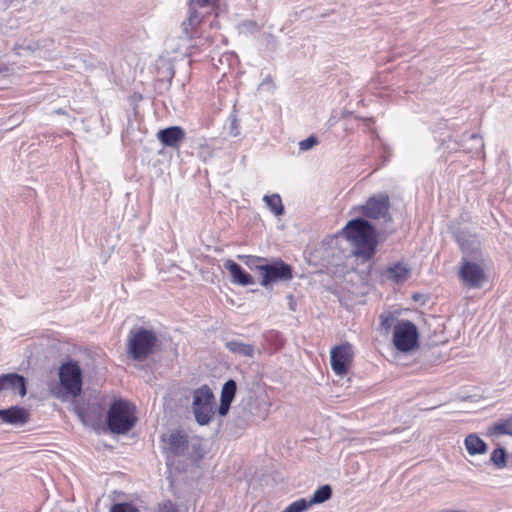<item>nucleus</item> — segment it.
Here are the masks:
<instances>
[{"instance_id": "obj_27", "label": "nucleus", "mask_w": 512, "mask_h": 512, "mask_svg": "<svg viewBox=\"0 0 512 512\" xmlns=\"http://www.w3.org/2000/svg\"><path fill=\"white\" fill-rule=\"evenodd\" d=\"M396 318L392 314H381L380 315V325L386 333H388L391 327L394 325Z\"/></svg>"}, {"instance_id": "obj_17", "label": "nucleus", "mask_w": 512, "mask_h": 512, "mask_svg": "<svg viewBox=\"0 0 512 512\" xmlns=\"http://www.w3.org/2000/svg\"><path fill=\"white\" fill-rule=\"evenodd\" d=\"M410 273L411 269L407 264L397 262L387 267L383 276L394 283H403L410 277Z\"/></svg>"}, {"instance_id": "obj_24", "label": "nucleus", "mask_w": 512, "mask_h": 512, "mask_svg": "<svg viewBox=\"0 0 512 512\" xmlns=\"http://www.w3.org/2000/svg\"><path fill=\"white\" fill-rule=\"evenodd\" d=\"M489 431L492 435H511L512 436V418L505 421L496 422L490 428Z\"/></svg>"}, {"instance_id": "obj_26", "label": "nucleus", "mask_w": 512, "mask_h": 512, "mask_svg": "<svg viewBox=\"0 0 512 512\" xmlns=\"http://www.w3.org/2000/svg\"><path fill=\"white\" fill-rule=\"evenodd\" d=\"M491 461L498 467L506 465V452L505 449L499 447L492 452Z\"/></svg>"}, {"instance_id": "obj_25", "label": "nucleus", "mask_w": 512, "mask_h": 512, "mask_svg": "<svg viewBox=\"0 0 512 512\" xmlns=\"http://www.w3.org/2000/svg\"><path fill=\"white\" fill-rule=\"evenodd\" d=\"M309 507L311 506L308 500L301 498L289 504L282 512H303Z\"/></svg>"}, {"instance_id": "obj_30", "label": "nucleus", "mask_w": 512, "mask_h": 512, "mask_svg": "<svg viewBox=\"0 0 512 512\" xmlns=\"http://www.w3.org/2000/svg\"><path fill=\"white\" fill-rule=\"evenodd\" d=\"M156 512H178L177 506L170 500L158 504Z\"/></svg>"}, {"instance_id": "obj_34", "label": "nucleus", "mask_w": 512, "mask_h": 512, "mask_svg": "<svg viewBox=\"0 0 512 512\" xmlns=\"http://www.w3.org/2000/svg\"><path fill=\"white\" fill-rule=\"evenodd\" d=\"M289 300H290V302H289V308H290V310L294 311V310H295L296 303H295V301H294V299H293V296H292V295H290V296H289Z\"/></svg>"}, {"instance_id": "obj_18", "label": "nucleus", "mask_w": 512, "mask_h": 512, "mask_svg": "<svg viewBox=\"0 0 512 512\" xmlns=\"http://www.w3.org/2000/svg\"><path fill=\"white\" fill-rule=\"evenodd\" d=\"M224 267L229 271L234 283L242 286H247L254 283L252 276L246 273L242 267L233 260H226L224 262Z\"/></svg>"}, {"instance_id": "obj_8", "label": "nucleus", "mask_w": 512, "mask_h": 512, "mask_svg": "<svg viewBox=\"0 0 512 512\" xmlns=\"http://www.w3.org/2000/svg\"><path fill=\"white\" fill-rule=\"evenodd\" d=\"M353 359L352 346L348 343L336 346L331 350L330 363L332 370L339 376L348 373Z\"/></svg>"}, {"instance_id": "obj_32", "label": "nucleus", "mask_w": 512, "mask_h": 512, "mask_svg": "<svg viewBox=\"0 0 512 512\" xmlns=\"http://www.w3.org/2000/svg\"><path fill=\"white\" fill-rule=\"evenodd\" d=\"M8 75H9V68L4 64H0V78H4Z\"/></svg>"}, {"instance_id": "obj_9", "label": "nucleus", "mask_w": 512, "mask_h": 512, "mask_svg": "<svg viewBox=\"0 0 512 512\" xmlns=\"http://www.w3.org/2000/svg\"><path fill=\"white\" fill-rule=\"evenodd\" d=\"M259 267L262 271L261 285L264 287L276 281H286L292 278V268L282 261Z\"/></svg>"}, {"instance_id": "obj_35", "label": "nucleus", "mask_w": 512, "mask_h": 512, "mask_svg": "<svg viewBox=\"0 0 512 512\" xmlns=\"http://www.w3.org/2000/svg\"><path fill=\"white\" fill-rule=\"evenodd\" d=\"M55 113L59 115H66V112L63 109H57L55 110Z\"/></svg>"}, {"instance_id": "obj_2", "label": "nucleus", "mask_w": 512, "mask_h": 512, "mask_svg": "<svg viewBox=\"0 0 512 512\" xmlns=\"http://www.w3.org/2000/svg\"><path fill=\"white\" fill-rule=\"evenodd\" d=\"M342 234L351 242L356 257L369 260L374 255L377 241L374 228L368 221L353 219L343 228Z\"/></svg>"}, {"instance_id": "obj_33", "label": "nucleus", "mask_w": 512, "mask_h": 512, "mask_svg": "<svg viewBox=\"0 0 512 512\" xmlns=\"http://www.w3.org/2000/svg\"><path fill=\"white\" fill-rule=\"evenodd\" d=\"M470 138H471V140H473V141H475V142H476V144H477L478 148H480V149H481V148L483 147L482 139H481V137H479L477 134H472V135L470 136Z\"/></svg>"}, {"instance_id": "obj_5", "label": "nucleus", "mask_w": 512, "mask_h": 512, "mask_svg": "<svg viewBox=\"0 0 512 512\" xmlns=\"http://www.w3.org/2000/svg\"><path fill=\"white\" fill-rule=\"evenodd\" d=\"M157 336L152 330L138 328L130 331L128 339V355L137 361L145 360L153 353Z\"/></svg>"}, {"instance_id": "obj_14", "label": "nucleus", "mask_w": 512, "mask_h": 512, "mask_svg": "<svg viewBox=\"0 0 512 512\" xmlns=\"http://www.w3.org/2000/svg\"><path fill=\"white\" fill-rule=\"evenodd\" d=\"M157 138L164 146L178 148L185 139V132L179 126H171L160 130L157 133Z\"/></svg>"}, {"instance_id": "obj_6", "label": "nucleus", "mask_w": 512, "mask_h": 512, "mask_svg": "<svg viewBox=\"0 0 512 512\" xmlns=\"http://www.w3.org/2000/svg\"><path fill=\"white\" fill-rule=\"evenodd\" d=\"M417 327L408 320L398 321L394 325L393 343L402 352H409L417 347Z\"/></svg>"}, {"instance_id": "obj_4", "label": "nucleus", "mask_w": 512, "mask_h": 512, "mask_svg": "<svg viewBox=\"0 0 512 512\" xmlns=\"http://www.w3.org/2000/svg\"><path fill=\"white\" fill-rule=\"evenodd\" d=\"M191 409L196 422L205 426L208 425L215 413V397L208 385H202L193 391Z\"/></svg>"}, {"instance_id": "obj_21", "label": "nucleus", "mask_w": 512, "mask_h": 512, "mask_svg": "<svg viewBox=\"0 0 512 512\" xmlns=\"http://www.w3.org/2000/svg\"><path fill=\"white\" fill-rule=\"evenodd\" d=\"M218 0H189L188 9L199 11L204 16L209 15L216 7Z\"/></svg>"}, {"instance_id": "obj_15", "label": "nucleus", "mask_w": 512, "mask_h": 512, "mask_svg": "<svg viewBox=\"0 0 512 512\" xmlns=\"http://www.w3.org/2000/svg\"><path fill=\"white\" fill-rule=\"evenodd\" d=\"M0 419L7 424L23 425L29 420V412L19 406L0 410Z\"/></svg>"}, {"instance_id": "obj_29", "label": "nucleus", "mask_w": 512, "mask_h": 512, "mask_svg": "<svg viewBox=\"0 0 512 512\" xmlns=\"http://www.w3.org/2000/svg\"><path fill=\"white\" fill-rule=\"evenodd\" d=\"M111 512H139V510L128 503H117L111 507Z\"/></svg>"}, {"instance_id": "obj_28", "label": "nucleus", "mask_w": 512, "mask_h": 512, "mask_svg": "<svg viewBox=\"0 0 512 512\" xmlns=\"http://www.w3.org/2000/svg\"><path fill=\"white\" fill-rule=\"evenodd\" d=\"M238 258L244 263L250 267L255 266L257 269L260 270V262H263L264 259L256 256H250V255H239Z\"/></svg>"}, {"instance_id": "obj_16", "label": "nucleus", "mask_w": 512, "mask_h": 512, "mask_svg": "<svg viewBox=\"0 0 512 512\" xmlns=\"http://www.w3.org/2000/svg\"><path fill=\"white\" fill-rule=\"evenodd\" d=\"M237 385L232 379L226 381L222 386L220 406L217 410L220 416H226L229 412L230 405L235 397Z\"/></svg>"}, {"instance_id": "obj_13", "label": "nucleus", "mask_w": 512, "mask_h": 512, "mask_svg": "<svg viewBox=\"0 0 512 512\" xmlns=\"http://www.w3.org/2000/svg\"><path fill=\"white\" fill-rule=\"evenodd\" d=\"M205 17L199 11L188 9L187 17L181 23L182 33L186 38L193 39L199 36V27Z\"/></svg>"}, {"instance_id": "obj_3", "label": "nucleus", "mask_w": 512, "mask_h": 512, "mask_svg": "<svg viewBox=\"0 0 512 512\" xmlns=\"http://www.w3.org/2000/svg\"><path fill=\"white\" fill-rule=\"evenodd\" d=\"M134 407L127 401H115L109 408L107 424L112 433L125 434L135 425Z\"/></svg>"}, {"instance_id": "obj_10", "label": "nucleus", "mask_w": 512, "mask_h": 512, "mask_svg": "<svg viewBox=\"0 0 512 512\" xmlns=\"http://www.w3.org/2000/svg\"><path fill=\"white\" fill-rule=\"evenodd\" d=\"M461 281L468 287L478 288L482 285L485 274L483 268L476 263L463 259L462 266L459 271Z\"/></svg>"}, {"instance_id": "obj_19", "label": "nucleus", "mask_w": 512, "mask_h": 512, "mask_svg": "<svg viewBox=\"0 0 512 512\" xmlns=\"http://www.w3.org/2000/svg\"><path fill=\"white\" fill-rule=\"evenodd\" d=\"M464 445L470 456L484 455L488 450V445L477 434L466 436Z\"/></svg>"}, {"instance_id": "obj_7", "label": "nucleus", "mask_w": 512, "mask_h": 512, "mask_svg": "<svg viewBox=\"0 0 512 512\" xmlns=\"http://www.w3.org/2000/svg\"><path fill=\"white\" fill-rule=\"evenodd\" d=\"M359 209L367 218L390 220L389 196L384 193L370 197Z\"/></svg>"}, {"instance_id": "obj_11", "label": "nucleus", "mask_w": 512, "mask_h": 512, "mask_svg": "<svg viewBox=\"0 0 512 512\" xmlns=\"http://www.w3.org/2000/svg\"><path fill=\"white\" fill-rule=\"evenodd\" d=\"M163 441L166 442L164 449L167 457L182 456L188 449V437L179 430L172 431Z\"/></svg>"}, {"instance_id": "obj_20", "label": "nucleus", "mask_w": 512, "mask_h": 512, "mask_svg": "<svg viewBox=\"0 0 512 512\" xmlns=\"http://www.w3.org/2000/svg\"><path fill=\"white\" fill-rule=\"evenodd\" d=\"M226 348L235 354L245 356V357H253L254 355V347L251 344L243 343L241 341L232 340L226 343Z\"/></svg>"}, {"instance_id": "obj_12", "label": "nucleus", "mask_w": 512, "mask_h": 512, "mask_svg": "<svg viewBox=\"0 0 512 512\" xmlns=\"http://www.w3.org/2000/svg\"><path fill=\"white\" fill-rule=\"evenodd\" d=\"M10 391L19 394L21 397L26 395L25 378L16 373L0 375V392Z\"/></svg>"}, {"instance_id": "obj_1", "label": "nucleus", "mask_w": 512, "mask_h": 512, "mask_svg": "<svg viewBox=\"0 0 512 512\" xmlns=\"http://www.w3.org/2000/svg\"><path fill=\"white\" fill-rule=\"evenodd\" d=\"M59 383L49 385L50 394L65 402L74 400L82 392V369L77 361L69 360L60 365L58 370Z\"/></svg>"}, {"instance_id": "obj_23", "label": "nucleus", "mask_w": 512, "mask_h": 512, "mask_svg": "<svg viewBox=\"0 0 512 512\" xmlns=\"http://www.w3.org/2000/svg\"><path fill=\"white\" fill-rule=\"evenodd\" d=\"M263 200L265 201L266 205L271 210V212H273L275 215L279 216L283 214L284 207L282 204L281 197L278 194L265 195Z\"/></svg>"}, {"instance_id": "obj_31", "label": "nucleus", "mask_w": 512, "mask_h": 512, "mask_svg": "<svg viewBox=\"0 0 512 512\" xmlns=\"http://www.w3.org/2000/svg\"><path fill=\"white\" fill-rule=\"evenodd\" d=\"M317 144V139L315 136H309L308 138L299 142V149L301 151H307L314 147Z\"/></svg>"}, {"instance_id": "obj_22", "label": "nucleus", "mask_w": 512, "mask_h": 512, "mask_svg": "<svg viewBox=\"0 0 512 512\" xmlns=\"http://www.w3.org/2000/svg\"><path fill=\"white\" fill-rule=\"evenodd\" d=\"M331 495L332 489L330 485H323L314 492L312 498L309 499L308 502L310 503V506L313 504H321L329 500Z\"/></svg>"}]
</instances>
